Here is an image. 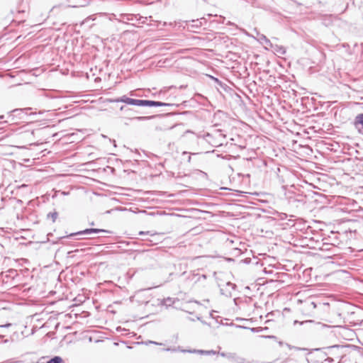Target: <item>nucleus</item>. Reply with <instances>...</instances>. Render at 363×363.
<instances>
[{"instance_id": "1", "label": "nucleus", "mask_w": 363, "mask_h": 363, "mask_svg": "<svg viewBox=\"0 0 363 363\" xmlns=\"http://www.w3.org/2000/svg\"><path fill=\"white\" fill-rule=\"evenodd\" d=\"M109 101L113 103L122 102L125 104V105H123L120 107V111H121L123 113L125 117H127L130 120H135L138 121H147L154 118L155 116H135V115L140 113V112L133 108H129L128 105L148 107L179 106V104H175L164 103L161 101L152 100L132 99L127 96L126 95H123L121 97L114 99H110Z\"/></svg>"}, {"instance_id": "2", "label": "nucleus", "mask_w": 363, "mask_h": 363, "mask_svg": "<svg viewBox=\"0 0 363 363\" xmlns=\"http://www.w3.org/2000/svg\"><path fill=\"white\" fill-rule=\"evenodd\" d=\"M30 108H16L7 113V118L12 123H17L18 121L25 119L28 111Z\"/></svg>"}, {"instance_id": "3", "label": "nucleus", "mask_w": 363, "mask_h": 363, "mask_svg": "<svg viewBox=\"0 0 363 363\" xmlns=\"http://www.w3.org/2000/svg\"><path fill=\"white\" fill-rule=\"evenodd\" d=\"M111 233V231L104 230V229H99V228H86L84 230H81L77 233H70L69 235L67 236H64L62 238V239L66 238H72L75 235H90L91 233Z\"/></svg>"}, {"instance_id": "4", "label": "nucleus", "mask_w": 363, "mask_h": 363, "mask_svg": "<svg viewBox=\"0 0 363 363\" xmlns=\"http://www.w3.org/2000/svg\"><path fill=\"white\" fill-rule=\"evenodd\" d=\"M324 306L325 303H315L314 301H309L305 302L303 305V309L309 311L308 315L313 316L315 315V309H316L317 308H323Z\"/></svg>"}, {"instance_id": "5", "label": "nucleus", "mask_w": 363, "mask_h": 363, "mask_svg": "<svg viewBox=\"0 0 363 363\" xmlns=\"http://www.w3.org/2000/svg\"><path fill=\"white\" fill-rule=\"evenodd\" d=\"M13 325L12 323H8L4 325H0V342L8 343L10 342L9 339H4L6 335L7 330Z\"/></svg>"}, {"instance_id": "6", "label": "nucleus", "mask_w": 363, "mask_h": 363, "mask_svg": "<svg viewBox=\"0 0 363 363\" xmlns=\"http://www.w3.org/2000/svg\"><path fill=\"white\" fill-rule=\"evenodd\" d=\"M182 351L183 352H188L190 353H198V354H207V355L216 354V352L213 350H183Z\"/></svg>"}, {"instance_id": "7", "label": "nucleus", "mask_w": 363, "mask_h": 363, "mask_svg": "<svg viewBox=\"0 0 363 363\" xmlns=\"http://www.w3.org/2000/svg\"><path fill=\"white\" fill-rule=\"evenodd\" d=\"M297 323H299L301 325H306V326H311V325L319 326V325H320L319 323H315V322L311 320H303V321H301V322L298 321V320H294V324L296 325Z\"/></svg>"}, {"instance_id": "8", "label": "nucleus", "mask_w": 363, "mask_h": 363, "mask_svg": "<svg viewBox=\"0 0 363 363\" xmlns=\"http://www.w3.org/2000/svg\"><path fill=\"white\" fill-rule=\"evenodd\" d=\"M124 18L130 21H138V20H141V16L140 14H125Z\"/></svg>"}, {"instance_id": "9", "label": "nucleus", "mask_w": 363, "mask_h": 363, "mask_svg": "<svg viewBox=\"0 0 363 363\" xmlns=\"http://www.w3.org/2000/svg\"><path fill=\"white\" fill-rule=\"evenodd\" d=\"M262 43H264L267 46L273 47L272 43L270 40L263 34L259 35L258 39Z\"/></svg>"}, {"instance_id": "10", "label": "nucleus", "mask_w": 363, "mask_h": 363, "mask_svg": "<svg viewBox=\"0 0 363 363\" xmlns=\"http://www.w3.org/2000/svg\"><path fill=\"white\" fill-rule=\"evenodd\" d=\"M291 349L296 350V351H308V354H311L312 353L313 351H319L321 349L320 348H315V349H313V350H309L307 348H305V347H296V346H294V347H291Z\"/></svg>"}, {"instance_id": "11", "label": "nucleus", "mask_w": 363, "mask_h": 363, "mask_svg": "<svg viewBox=\"0 0 363 363\" xmlns=\"http://www.w3.org/2000/svg\"><path fill=\"white\" fill-rule=\"evenodd\" d=\"M46 363H64V361L61 357L55 356L49 359Z\"/></svg>"}, {"instance_id": "12", "label": "nucleus", "mask_w": 363, "mask_h": 363, "mask_svg": "<svg viewBox=\"0 0 363 363\" xmlns=\"http://www.w3.org/2000/svg\"><path fill=\"white\" fill-rule=\"evenodd\" d=\"M274 50L280 55H284L286 53V49L284 47L281 45H276L274 47Z\"/></svg>"}, {"instance_id": "13", "label": "nucleus", "mask_w": 363, "mask_h": 363, "mask_svg": "<svg viewBox=\"0 0 363 363\" xmlns=\"http://www.w3.org/2000/svg\"><path fill=\"white\" fill-rule=\"evenodd\" d=\"M58 216V213L57 211H53V212H50L49 213H48L47 215V218H51L52 219V223L55 222Z\"/></svg>"}, {"instance_id": "14", "label": "nucleus", "mask_w": 363, "mask_h": 363, "mask_svg": "<svg viewBox=\"0 0 363 363\" xmlns=\"http://www.w3.org/2000/svg\"><path fill=\"white\" fill-rule=\"evenodd\" d=\"M237 327L240 328H244V329H250L253 333L259 332L261 330L259 328H247V327L241 326V325H238Z\"/></svg>"}, {"instance_id": "15", "label": "nucleus", "mask_w": 363, "mask_h": 363, "mask_svg": "<svg viewBox=\"0 0 363 363\" xmlns=\"http://www.w3.org/2000/svg\"><path fill=\"white\" fill-rule=\"evenodd\" d=\"M147 20V17H144V16H141V20H138V22L140 23L144 24V23H146Z\"/></svg>"}, {"instance_id": "16", "label": "nucleus", "mask_w": 363, "mask_h": 363, "mask_svg": "<svg viewBox=\"0 0 363 363\" xmlns=\"http://www.w3.org/2000/svg\"><path fill=\"white\" fill-rule=\"evenodd\" d=\"M227 285L231 286L233 289H235L236 287V285L235 284L231 283L230 281H228L227 283Z\"/></svg>"}, {"instance_id": "17", "label": "nucleus", "mask_w": 363, "mask_h": 363, "mask_svg": "<svg viewBox=\"0 0 363 363\" xmlns=\"http://www.w3.org/2000/svg\"><path fill=\"white\" fill-rule=\"evenodd\" d=\"M171 303H172V299L170 298H168L164 300V303L166 305H170Z\"/></svg>"}, {"instance_id": "18", "label": "nucleus", "mask_w": 363, "mask_h": 363, "mask_svg": "<svg viewBox=\"0 0 363 363\" xmlns=\"http://www.w3.org/2000/svg\"><path fill=\"white\" fill-rule=\"evenodd\" d=\"M325 362H328V363H332L334 362V359L332 357H328L325 359Z\"/></svg>"}, {"instance_id": "19", "label": "nucleus", "mask_w": 363, "mask_h": 363, "mask_svg": "<svg viewBox=\"0 0 363 363\" xmlns=\"http://www.w3.org/2000/svg\"><path fill=\"white\" fill-rule=\"evenodd\" d=\"M149 233H150L149 231H146V232H145V231H140L139 232V235H147V234H149Z\"/></svg>"}, {"instance_id": "20", "label": "nucleus", "mask_w": 363, "mask_h": 363, "mask_svg": "<svg viewBox=\"0 0 363 363\" xmlns=\"http://www.w3.org/2000/svg\"><path fill=\"white\" fill-rule=\"evenodd\" d=\"M339 347H340V345H333V346L328 347H327V348H328V349H333V348H339Z\"/></svg>"}, {"instance_id": "21", "label": "nucleus", "mask_w": 363, "mask_h": 363, "mask_svg": "<svg viewBox=\"0 0 363 363\" xmlns=\"http://www.w3.org/2000/svg\"><path fill=\"white\" fill-rule=\"evenodd\" d=\"M164 350H165V351H172V352H175V351H176V349L166 348V349H164Z\"/></svg>"}, {"instance_id": "22", "label": "nucleus", "mask_w": 363, "mask_h": 363, "mask_svg": "<svg viewBox=\"0 0 363 363\" xmlns=\"http://www.w3.org/2000/svg\"><path fill=\"white\" fill-rule=\"evenodd\" d=\"M8 123V121H1V122H0V125H4V124H6V123ZM0 129H2V127H1V126H0Z\"/></svg>"}, {"instance_id": "23", "label": "nucleus", "mask_w": 363, "mask_h": 363, "mask_svg": "<svg viewBox=\"0 0 363 363\" xmlns=\"http://www.w3.org/2000/svg\"><path fill=\"white\" fill-rule=\"evenodd\" d=\"M149 343L155 344V345H160L158 342H155V341H149Z\"/></svg>"}, {"instance_id": "24", "label": "nucleus", "mask_w": 363, "mask_h": 363, "mask_svg": "<svg viewBox=\"0 0 363 363\" xmlns=\"http://www.w3.org/2000/svg\"><path fill=\"white\" fill-rule=\"evenodd\" d=\"M191 155H188V159H187L188 162H191Z\"/></svg>"}, {"instance_id": "25", "label": "nucleus", "mask_w": 363, "mask_h": 363, "mask_svg": "<svg viewBox=\"0 0 363 363\" xmlns=\"http://www.w3.org/2000/svg\"><path fill=\"white\" fill-rule=\"evenodd\" d=\"M292 1H293V2H294L295 4H297V5H298V6L301 5V4H300V3L297 2V1H296L295 0H292Z\"/></svg>"}, {"instance_id": "26", "label": "nucleus", "mask_w": 363, "mask_h": 363, "mask_svg": "<svg viewBox=\"0 0 363 363\" xmlns=\"http://www.w3.org/2000/svg\"><path fill=\"white\" fill-rule=\"evenodd\" d=\"M9 272H10L11 273H15V274H16V270H14V269H11V270H9Z\"/></svg>"}, {"instance_id": "27", "label": "nucleus", "mask_w": 363, "mask_h": 363, "mask_svg": "<svg viewBox=\"0 0 363 363\" xmlns=\"http://www.w3.org/2000/svg\"><path fill=\"white\" fill-rule=\"evenodd\" d=\"M286 346L290 349V350H292L291 349V347H293L292 345H289V344H286Z\"/></svg>"}, {"instance_id": "28", "label": "nucleus", "mask_w": 363, "mask_h": 363, "mask_svg": "<svg viewBox=\"0 0 363 363\" xmlns=\"http://www.w3.org/2000/svg\"><path fill=\"white\" fill-rule=\"evenodd\" d=\"M4 117H5V116H4V115H1V116H0V119H1V120H2V119H4Z\"/></svg>"}, {"instance_id": "29", "label": "nucleus", "mask_w": 363, "mask_h": 363, "mask_svg": "<svg viewBox=\"0 0 363 363\" xmlns=\"http://www.w3.org/2000/svg\"><path fill=\"white\" fill-rule=\"evenodd\" d=\"M195 26H196V28H199V27H200V26H201V23H200L199 25V24H196V25H195Z\"/></svg>"}, {"instance_id": "30", "label": "nucleus", "mask_w": 363, "mask_h": 363, "mask_svg": "<svg viewBox=\"0 0 363 363\" xmlns=\"http://www.w3.org/2000/svg\"><path fill=\"white\" fill-rule=\"evenodd\" d=\"M193 22H195V23H198L199 22V20H196V21H192Z\"/></svg>"}, {"instance_id": "31", "label": "nucleus", "mask_w": 363, "mask_h": 363, "mask_svg": "<svg viewBox=\"0 0 363 363\" xmlns=\"http://www.w3.org/2000/svg\"><path fill=\"white\" fill-rule=\"evenodd\" d=\"M90 225H94V222H91V223H90Z\"/></svg>"}, {"instance_id": "32", "label": "nucleus", "mask_w": 363, "mask_h": 363, "mask_svg": "<svg viewBox=\"0 0 363 363\" xmlns=\"http://www.w3.org/2000/svg\"><path fill=\"white\" fill-rule=\"evenodd\" d=\"M220 355L225 357V354L224 353H221Z\"/></svg>"}, {"instance_id": "33", "label": "nucleus", "mask_w": 363, "mask_h": 363, "mask_svg": "<svg viewBox=\"0 0 363 363\" xmlns=\"http://www.w3.org/2000/svg\"><path fill=\"white\" fill-rule=\"evenodd\" d=\"M130 94L131 96H133V95H134V94H133V91H131V92L130 93Z\"/></svg>"}]
</instances>
